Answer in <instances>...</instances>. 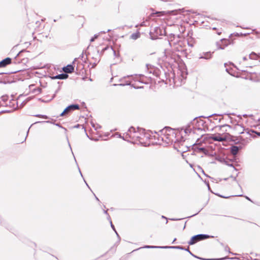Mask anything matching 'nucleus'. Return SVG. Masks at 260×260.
<instances>
[{
    "label": "nucleus",
    "mask_w": 260,
    "mask_h": 260,
    "mask_svg": "<svg viewBox=\"0 0 260 260\" xmlns=\"http://www.w3.org/2000/svg\"><path fill=\"white\" fill-rule=\"evenodd\" d=\"M150 135L146 133L145 130L142 128L138 127L136 130L135 127L132 126L124 134L123 140L130 142L128 139L132 140L138 141L141 143H144V141L150 138Z\"/></svg>",
    "instance_id": "obj_1"
},
{
    "label": "nucleus",
    "mask_w": 260,
    "mask_h": 260,
    "mask_svg": "<svg viewBox=\"0 0 260 260\" xmlns=\"http://www.w3.org/2000/svg\"><path fill=\"white\" fill-rule=\"evenodd\" d=\"M165 28L162 26L151 27L150 31V35L152 40H155L159 38V36L166 35Z\"/></svg>",
    "instance_id": "obj_2"
},
{
    "label": "nucleus",
    "mask_w": 260,
    "mask_h": 260,
    "mask_svg": "<svg viewBox=\"0 0 260 260\" xmlns=\"http://www.w3.org/2000/svg\"><path fill=\"white\" fill-rule=\"evenodd\" d=\"M167 137H165V143L167 144H169L173 142H176L178 141V139L176 138V134L175 133V130L170 127L167 126Z\"/></svg>",
    "instance_id": "obj_3"
},
{
    "label": "nucleus",
    "mask_w": 260,
    "mask_h": 260,
    "mask_svg": "<svg viewBox=\"0 0 260 260\" xmlns=\"http://www.w3.org/2000/svg\"><path fill=\"white\" fill-rule=\"evenodd\" d=\"M215 115H217V116H222V114H213L211 115H209V116H199L198 117H195L193 119V121H191L190 122V123H189L188 124H187V125L185 127V128H182V130L183 129L184 130V132L185 134H190V133L192 132V131H193L192 129H195V128H193V125L194 124V123H195V120L198 118H201V117H203V118H209V117H211L213 116H215Z\"/></svg>",
    "instance_id": "obj_4"
},
{
    "label": "nucleus",
    "mask_w": 260,
    "mask_h": 260,
    "mask_svg": "<svg viewBox=\"0 0 260 260\" xmlns=\"http://www.w3.org/2000/svg\"><path fill=\"white\" fill-rule=\"evenodd\" d=\"M210 236L206 234H199L191 237V239L188 241L189 245H193L198 241L207 239Z\"/></svg>",
    "instance_id": "obj_5"
},
{
    "label": "nucleus",
    "mask_w": 260,
    "mask_h": 260,
    "mask_svg": "<svg viewBox=\"0 0 260 260\" xmlns=\"http://www.w3.org/2000/svg\"><path fill=\"white\" fill-rule=\"evenodd\" d=\"M197 148L198 152L203 153L207 156L212 157H214V155H215V152L213 150H210L208 148L197 147Z\"/></svg>",
    "instance_id": "obj_6"
},
{
    "label": "nucleus",
    "mask_w": 260,
    "mask_h": 260,
    "mask_svg": "<svg viewBox=\"0 0 260 260\" xmlns=\"http://www.w3.org/2000/svg\"><path fill=\"white\" fill-rule=\"evenodd\" d=\"M155 134L157 135V139L158 141L161 140L162 142H165V137H167V126L165 127L163 129L159 131L158 133L154 132Z\"/></svg>",
    "instance_id": "obj_7"
},
{
    "label": "nucleus",
    "mask_w": 260,
    "mask_h": 260,
    "mask_svg": "<svg viewBox=\"0 0 260 260\" xmlns=\"http://www.w3.org/2000/svg\"><path fill=\"white\" fill-rule=\"evenodd\" d=\"M230 43V42L229 40L222 39L219 41L216 42V45L218 49L223 50L227 47Z\"/></svg>",
    "instance_id": "obj_8"
},
{
    "label": "nucleus",
    "mask_w": 260,
    "mask_h": 260,
    "mask_svg": "<svg viewBox=\"0 0 260 260\" xmlns=\"http://www.w3.org/2000/svg\"><path fill=\"white\" fill-rule=\"evenodd\" d=\"M77 58H75L74 60L73 61L72 64H68L67 66L64 67L62 68V70L64 72V73L71 74L74 72V67L73 66V64L74 63L75 61L76 60Z\"/></svg>",
    "instance_id": "obj_9"
},
{
    "label": "nucleus",
    "mask_w": 260,
    "mask_h": 260,
    "mask_svg": "<svg viewBox=\"0 0 260 260\" xmlns=\"http://www.w3.org/2000/svg\"><path fill=\"white\" fill-rule=\"evenodd\" d=\"M80 109V106L78 104H72L68 106L67 107L65 108L64 110V112H66L67 114L70 113L73 111L76 110H79Z\"/></svg>",
    "instance_id": "obj_10"
},
{
    "label": "nucleus",
    "mask_w": 260,
    "mask_h": 260,
    "mask_svg": "<svg viewBox=\"0 0 260 260\" xmlns=\"http://www.w3.org/2000/svg\"><path fill=\"white\" fill-rule=\"evenodd\" d=\"M210 138L214 141L223 142L226 141V138L222 136L221 134H217V135H212Z\"/></svg>",
    "instance_id": "obj_11"
},
{
    "label": "nucleus",
    "mask_w": 260,
    "mask_h": 260,
    "mask_svg": "<svg viewBox=\"0 0 260 260\" xmlns=\"http://www.w3.org/2000/svg\"><path fill=\"white\" fill-rule=\"evenodd\" d=\"M145 248H174L179 249H184L181 246H145L144 247Z\"/></svg>",
    "instance_id": "obj_12"
},
{
    "label": "nucleus",
    "mask_w": 260,
    "mask_h": 260,
    "mask_svg": "<svg viewBox=\"0 0 260 260\" xmlns=\"http://www.w3.org/2000/svg\"><path fill=\"white\" fill-rule=\"evenodd\" d=\"M10 106V107H11L12 109H13L14 110L17 109L19 107L18 105V102H16L13 99H12L11 101H10L9 105L8 104L6 103V105H5V106ZM0 106H4V105L0 104Z\"/></svg>",
    "instance_id": "obj_13"
},
{
    "label": "nucleus",
    "mask_w": 260,
    "mask_h": 260,
    "mask_svg": "<svg viewBox=\"0 0 260 260\" xmlns=\"http://www.w3.org/2000/svg\"><path fill=\"white\" fill-rule=\"evenodd\" d=\"M12 59L10 57H7L0 61V68H4L7 65L11 64Z\"/></svg>",
    "instance_id": "obj_14"
},
{
    "label": "nucleus",
    "mask_w": 260,
    "mask_h": 260,
    "mask_svg": "<svg viewBox=\"0 0 260 260\" xmlns=\"http://www.w3.org/2000/svg\"><path fill=\"white\" fill-rule=\"evenodd\" d=\"M241 149V146H238L236 145H233L230 148V152L232 154H233L234 156L236 155L239 151Z\"/></svg>",
    "instance_id": "obj_15"
},
{
    "label": "nucleus",
    "mask_w": 260,
    "mask_h": 260,
    "mask_svg": "<svg viewBox=\"0 0 260 260\" xmlns=\"http://www.w3.org/2000/svg\"><path fill=\"white\" fill-rule=\"evenodd\" d=\"M195 122L198 124V125H194L193 126V128H195V129H197L198 130H202V127L200 126H203L205 122L202 120H198V118L195 120Z\"/></svg>",
    "instance_id": "obj_16"
},
{
    "label": "nucleus",
    "mask_w": 260,
    "mask_h": 260,
    "mask_svg": "<svg viewBox=\"0 0 260 260\" xmlns=\"http://www.w3.org/2000/svg\"><path fill=\"white\" fill-rule=\"evenodd\" d=\"M69 75L66 73H62L60 74L57 75L56 76L51 77L52 79H60L63 80L66 79L68 78Z\"/></svg>",
    "instance_id": "obj_17"
},
{
    "label": "nucleus",
    "mask_w": 260,
    "mask_h": 260,
    "mask_svg": "<svg viewBox=\"0 0 260 260\" xmlns=\"http://www.w3.org/2000/svg\"><path fill=\"white\" fill-rule=\"evenodd\" d=\"M212 57V54L211 52H204L202 54L200 55V59H209Z\"/></svg>",
    "instance_id": "obj_18"
},
{
    "label": "nucleus",
    "mask_w": 260,
    "mask_h": 260,
    "mask_svg": "<svg viewBox=\"0 0 260 260\" xmlns=\"http://www.w3.org/2000/svg\"><path fill=\"white\" fill-rule=\"evenodd\" d=\"M235 129L236 131H237V132L239 134H242L244 133V131L245 130L243 126H242L241 124H239L235 125Z\"/></svg>",
    "instance_id": "obj_19"
},
{
    "label": "nucleus",
    "mask_w": 260,
    "mask_h": 260,
    "mask_svg": "<svg viewBox=\"0 0 260 260\" xmlns=\"http://www.w3.org/2000/svg\"><path fill=\"white\" fill-rule=\"evenodd\" d=\"M249 58L251 59L256 60L258 58H260V53L256 54L252 52L249 54Z\"/></svg>",
    "instance_id": "obj_20"
},
{
    "label": "nucleus",
    "mask_w": 260,
    "mask_h": 260,
    "mask_svg": "<svg viewBox=\"0 0 260 260\" xmlns=\"http://www.w3.org/2000/svg\"><path fill=\"white\" fill-rule=\"evenodd\" d=\"M140 32L139 31H137L136 32L133 33L130 36V39L134 40H136L139 39L140 37Z\"/></svg>",
    "instance_id": "obj_21"
},
{
    "label": "nucleus",
    "mask_w": 260,
    "mask_h": 260,
    "mask_svg": "<svg viewBox=\"0 0 260 260\" xmlns=\"http://www.w3.org/2000/svg\"><path fill=\"white\" fill-rule=\"evenodd\" d=\"M246 132L248 134L252 135V133H255L257 136H260V132H256L253 129H246Z\"/></svg>",
    "instance_id": "obj_22"
},
{
    "label": "nucleus",
    "mask_w": 260,
    "mask_h": 260,
    "mask_svg": "<svg viewBox=\"0 0 260 260\" xmlns=\"http://www.w3.org/2000/svg\"><path fill=\"white\" fill-rule=\"evenodd\" d=\"M215 159L220 162H228L224 160V158L220 156H215Z\"/></svg>",
    "instance_id": "obj_23"
},
{
    "label": "nucleus",
    "mask_w": 260,
    "mask_h": 260,
    "mask_svg": "<svg viewBox=\"0 0 260 260\" xmlns=\"http://www.w3.org/2000/svg\"><path fill=\"white\" fill-rule=\"evenodd\" d=\"M108 49H110L112 51H113L114 55H116V52L113 49V47L112 46L111 47H109V46H106L105 47H104L102 50H103V51H105L106 50H108Z\"/></svg>",
    "instance_id": "obj_24"
},
{
    "label": "nucleus",
    "mask_w": 260,
    "mask_h": 260,
    "mask_svg": "<svg viewBox=\"0 0 260 260\" xmlns=\"http://www.w3.org/2000/svg\"><path fill=\"white\" fill-rule=\"evenodd\" d=\"M36 123H53L59 127H62V126L59 123H54L50 121H38V122H36Z\"/></svg>",
    "instance_id": "obj_25"
},
{
    "label": "nucleus",
    "mask_w": 260,
    "mask_h": 260,
    "mask_svg": "<svg viewBox=\"0 0 260 260\" xmlns=\"http://www.w3.org/2000/svg\"><path fill=\"white\" fill-rule=\"evenodd\" d=\"M8 99H9V96L7 95H3L1 97V99H2V101L4 103H5V104H6V102H7V101L8 100Z\"/></svg>",
    "instance_id": "obj_26"
},
{
    "label": "nucleus",
    "mask_w": 260,
    "mask_h": 260,
    "mask_svg": "<svg viewBox=\"0 0 260 260\" xmlns=\"http://www.w3.org/2000/svg\"><path fill=\"white\" fill-rule=\"evenodd\" d=\"M108 219L110 221L111 228L115 232V233H116V235H117V236L119 237V235H118V233H117V232L116 231L115 229L114 228V226L113 225L112 221H111V218H110V216L109 215H108Z\"/></svg>",
    "instance_id": "obj_27"
},
{
    "label": "nucleus",
    "mask_w": 260,
    "mask_h": 260,
    "mask_svg": "<svg viewBox=\"0 0 260 260\" xmlns=\"http://www.w3.org/2000/svg\"><path fill=\"white\" fill-rule=\"evenodd\" d=\"M35 116L38 117L43 118L44 119H48L49 118L48 116H47V115H45L37 114V115H35Z\"/></svg>",
    "instance_id": "obj_28"
},
{
    "label": "nucleus",
    "mask_w": 260,
    "mask_h": 260,
    "mask_svg": "<svg viewBox=\"0 0 260 260\" xmlns=\"http://www.w3.org/2000/svg\"><path fill=\"white\" fill-rule=\"evenodd\" d=\"M100 57H98V59H96L95 61L93 62V64H92V68H94L97 63L100 61Z\"/></svg>",
    "instance_id": "obj_29"
},
{
    "label": "nucleus",
    "mask_w": 260,
    "mask_h": 260,
    "mask_svg": "<svg viewBox=\"0 0 260 260\" xmlns=\"http://www.w3.org/2000/svg\"><path fill=\"white\" fill-rule=\"evenodd\" d=\"M99 36V34H95L94 35V36L92 38H91V39L90 40V42H93L96 39H97L98 38Z\"/></svg>",
    "instance_id": "obj_30"
},
{
    "label": "nucleus",
    "mask_w": 260,
    "mask_h": 260,
    "mask_svg": "<svg viewBox=\"0 0 260 260\" xmlns=\"http://www.w3.org/2000/svg\"><path fill=\"white\" fill-rule=\"evenodd\" d=\"M28 101V100L27 101H23L21 104H20V108H22L23 107L26 103V102Z\"/></svg>",
    "instance_id": "obj_31"
},
{
    "label": "nucleus",
    "mask_w": 260,
    "mask_h": 260,
    "mask_svg": "<svg viewBox=\"0 0 260 260\" xmlns=\"http://www.w3.org/2000/svg\"><path fill=\"white\" fill-rule=\"evenodd\" d=\"M104 52V51H103V50L101 52H100L99 50H98V54L99 55V57H100V58H101V56L103 55Z\"/></svg>",
    "instance_id": "obj_32"
},
{
    "label": "nucleus",
    "mask_w": 260,
    "mask_h": 260,
    "mask_svg": "<svg viewBox=\"0 0 260 260\" xmlns=\"http://www.w3.org/2000/svg\"><path fill=\"white\" fill-rule=\"evenodd\" d=\"M138 26H139V25H136V27H138ZM139 26H146L145 22H142V23H141L139 24Z\"/></svg>",
    "instance_id": "obj_33"
},
{
    "label": "nucleus",
    "mask_w": 260,
    "mask_h": 260,
    "mask_svg": "<svg viewBox=\"0 0 260 260\" xmlns=\"http://www.w3.org/2000/svg\"><path fill=\"white\" fill-rule=\"evenodd\" d=\"M91 124L95 130H98V127H95V124H94L92 121L91 122Z\"/></svg>",
    "instance_id": "obj_34"
},
{
    "label": "nucleus",
    "mask_w": 260,
    "mask_h": 260,
    "mask_svg": "<svg viewBox=\"0 0 260 260\" xmlns=\"http://www.w3.org/2000/svg\"><path fill=\"white\" fill-rule=\"evenodd\" d=\"M212 179L213 180V181H215L216 182H218V181H221V179H219V178H217V179L212 178Z\"/></svg>",
    "instance_id": "obj_35"
},
{
    "label": "nucleus",
    "mask_w": 260,
    "mask_h": 260,
    "mask_svg": "<svg viewBox=\"0 0 260 260\" xmlns=\"http://www.w3.org/2000/svg\"><path fill=\"white\" fill-rule=\"evenodd\" d=\"M131 84H130V82H126V83L125 84H119V85L120 86H124V85H129Z\"/></svg>",
    "instance_id": "obj_36"
},
{
    "label": "nucleus",
    "mask_w": 260,
    "mask_h": 260,
    "mask_svg": "<svg viewBox=\"0 0 260 260\" xmlns=\"http://www.w3.org/2000/svg\"><path fill=\"white\" fill-rule=\"evenodd\" d=\"M226 126H228L229 127H231L230 125L225 124H223L222 125L220 126V128H221L222 127H226Z\"/></svg>",
    "instance_id": "obj_37"
},
{
    "label": "nucleus",
    "mask_w": 260,
    "mask_h": 260,
    "mask_svg": "<svg viewBox=\"0 0 260 260\" xmlns=\"http://www.w3.org/2000/svg\"><path fill=\"white\" fill-rule=\"evenodd\" d=\"M66 115H67V113L66 112H64L63 110V112L60 114V116H64Z\"/></svg>",
    "instance_id": "obj_38"
},
{
    "label": "nucleus",
    "mask_w": 260,
    "mask_h": 260,
    "mask_svg": "<svg viewBox=\"0 0 260 260\" xmlns=\"http://www.w3.org/2000/svg\"><path fill=\"white\" fill-rule=\"evenodd\" d=\"M226 164L228 165L229 166L233 167L234 169H235V166L233 165V164Z\"/></svg>",
    "instance_id": "obj_39"
},
{
    "label": "nucleus",
    "mask_w": 260,
    "mask_h": 260,
    "mask_svg": "<svg viewBox=\"0 0 260 260\" xmlns=\"http://www.w3.org/2000/svg\"><path fill=\"white\" fill-rule=\"evenodd\" d=\"M229 250H230V248L228 246H226L225 247V250L227 251H229Z\"/></svg>",
    "instance_id": "obj_40"
},
{
    "label": "nucleus",
    "mask_w": 260,
    "mask_h": 260,
    "mask_svg": "<svg viewBox=\"0 0 260 260\" xmlns=\"http://www.w3.org/2000/svg\"><path fill=\"white\" fill-rule=\"evenodd\" d=\"M95 127H98V129L101 128V126H100L99 124H95Z\"/></svg>",
    "instance_id": "obj_41"
},
{
    "label": "nucleus",
    "mask_w": 260,
    "mask_h": 260,
    "mask_svg": "<svg viewBox=\"0 0 260 260\" xmlns=\"http://www.w3.org/2000/svg\"><path fill=\"white\" fill-rule=\"evenodd\" d=\"M84 57V54H83V52L79 56V58H81L82 59V58H83Z\"/></svg>",
    "instance_id": "obj_42"
},
{
    "label": "nucleus",
    "mask_w": 260,
    "mask_h": 260,
    "mask_svg": "<svg viewBox=\"0 0 260 260\" xmlns=\"http://www.w3.org/2000/svg\"><path fill=\"white\" fill-rule=\"evenodd\" d=\"M10 112V110H6V111H3L1 113H9Z\"/></svg>",
    "instance_id": "obj_43"
},
{
    "label": "nucleus",
    "mask_w": 260,
    "mask_h": 260,
    "mask_svg": "<svg viewBox=\"0 0 260 260\" xmlns=\"http://www.w3.org/2000/svg\"><path fill=\"white\" fill-rule=\"evenodd\" d=\"M116 135L118 137H119V138H122L123 139V137H121V136L120 135V134H119V133H117L116 134Z\"/></svg>",
    "instance_id": "obj_44"
},
{
    "label": "nucleus",
    "mask_w": 260,
    "mask_h": 260,
    "mask_svg": "<svg viewBox=\"0 0 260 260\" xmlns=\"http://www.w3.org/2000/svg\"><path fill=\"white\" fill-rule=\"evenodd\" d=\"M80 126V125L78 124L74 126V128H79Z\"/></svg>",
    "instance_id": "obj_45"
},
{
    "label": "nucleus",
    "mask_w": 260,
    "mask_h": 260,
    "mask_svg": "<svg viewBox=\"0 0 260 260\" xmlns=\"http://www.w3.org/2000/svg\"><path fill=\"white\" fill-rule=\"evenodd\" d=\"M188 252H189L191 255H192V256H194V257H197V258H199L198 257H197V256H195L194 255H193V254H192V253H191L189 250V251H188Z\"/></svg>",
    "instance_id": "obj_46"
},
{
    "label": "nucleus",
    "mask_w": 260,
    "mask_h": 260,
    "mask_svg": "<svg viewBox=\"0 0 260 260\" xmlns=\"http://www.w3.org/2000/svg\"><path fill=\"white\" fill-rule=\"evenodd\" d=\"M243 60L245 61V60H247V58L246 56H244L243 57Z\"/></svg>",
    "instance_id": "obj_47"
},
{
    "label": "nucleus",
    "mask_w": 260,
    "mask_h": 260,
    "mask_svg": "<svg viewBox=\"0 0 260 260\" xmlns=\"http://www.w3.org/2000/svg\"><path fill=\"white\" fill-rule=\"evenodd\" d=\"M57 91H58V90H57L55 91V93L53 94L52 98H54L55 96V94H56V93H57Z\"/></svg>",
    "instance_id": "obj_48"
},
{
    "label": "nucleus",
    "mask_w": 260,
    "mask_h": 260,
    "mask_svg": "<svg viewBox=\"0 0 260 260\" xmlns=\"http://www.w3.org/2000/svg\"><path fill=\"white\" fill-rule=\"evenodd\" d=\"M246 199L250 201H251V200L250 199V198L248 197H246Z\"/></svg>",
    "instance_id": "obj_49"
},
{
    "label": "nucleus",
    "mask_w": 260,
    "mask_h": 260,
    "mask_svg": "<svg viewBox=\"0 0 260 260\" xmlns=\"http://www.w3.org/2000/svg\"><path fill=\"white\" fill-rule=\"evenodd\" d=\"M189 165H190V167L191 168H192V167H193V164H189Z\"/></svg>",
    "instance_id": "obj_50"
},
{
    "label": "nucleus",
    "mask_w": 260,
    "mask_h": 260,
    "mask_svg": "<svg viewBox=\"0 0 260 260\" xmlns=\"http://www.w3.org/2000/svg\"><path fill=\"white\" fill-rule=\"evenodd\" d=\"M243 116L244 117H248V115L247 114H244Z\"/></svg>",
    "instance_id": "obj_51"
},
{
    "label": "nucleus",
    "mask_w": 260,
    "mask_h": 260,
    "mask_svg": "<svg viewBox=\"0 0 260 260\" xmlns=\"http://www.w3.org/2000/svg\"><path fill=\"white\" fill-rule=\"evenodd\" d=\"M78 169L79 170V172L80 173L81 175L82 176V173H81V171H80V170L79 169V167L78 166Z\"/></svg>",
    "instance_id": "obj_52"
},
{
    "label": "nucleus",
    "mask_w": 260,
    "mask_h": 260,
    "mask_svg": "<svg viewBox=\"0 0 260 260\" xmlns=\"http://www.w3.org/2000/svg\"><path fill=\"white\" fill-rule=\"evenodd\" d=\"M104 213L108 215L107 210H105Z\"/></svg>",
    "instance_id": "obj_53"
},
{
    "label": "nucleus",
    "mask_w": 260,
    "mask_h": 260,
    "mask_svg": "<svg viewBox=\"0 0 260 260\" xmlns=\"http://www.w3.org/2000/svg\"><path fill=\"white\" fill-rule=\"evenodd\" d=\"M132 75H128L126 76V77H132ZM124 78H126V77H124Z\"/></svg>",
    "instance_id": "obj_54"
},
{
    "label": "nucleus",
    "mask_w": 260,
    "mask_h": 260,
    "mask_svg": "<svg viewBox=\"0 0 260 260\" xmlns=\"http://www.w3.org/2000/svg\"><path fill=\"white\" fill-rule=\"evenodd\" d=\"M101 33L106 34V31H101Z\"/></svg>",
    "instance_id": "obj_55"
},
{
    "label": "nucleus",
    "mask_w": 260,
    "mask_h": 260,
    "mask_svg": "<svg viewBox=\"0 0 260 260\" xmlns=\"http://www.w3.org/2000/svg\"><path fill=\"white\" fill-rule=\"evenodd\" d=\"M241 36H246L247 35V34H243V35L242 34H241Z\"/></svg>",
    "instance_id": "obj_56"
},
{
    "label": "nucleus",
    "mask_w": 260,
    "mask_h": 260,
    "mask_svg": "<svg viewBox=\"0 0 260 260\" xmlns=\"http://www.w3.org/2000/svg\"><path fill=\"white\" fill-rule=\"evenodd\" d=\"M184 250L187 251H189V250L188 248L184 249Z\"/></svg>",
    "instance_id": "obj_57"
},
{
    "label": "nucleus",
    "mask_w": 260,
    "mask_h": 260,
    "mask_svg": "<svg viewBox=\"0 0 260 260\" xmlns=\"http://www.w3.org/2000/svg\"><path fill=\"white\" fill-rule=\"evenodd\" d=\"M217 34H218V35H220V34L221 33V32H220H220L217 31Z\"/></svg>",
    "instance_id": "obj_58"
},
{
    "label": "nucleus",
    "mask_w": 260,
    "mask_h": 260,
    "mask_svg": "<svg viewBox=\"0 0 260 260\" xmlns=\"http://www.w3.org/2000/svg\"><path fill=\"white\" fill-rule=\"evenodd\" d=\"M92 59L94 60V61H95L96 59H98L97 58L92 57Z\"/></svg>",
    "instance_id": "obj_59"
},
{
    "label": "nucleus",
    "mask_w": 260,
    "mask_h": 260,
    "mask_svg": "<svg viewBox=\"0 0 260 260\" xmlns=\"http://www.w3.org/2000/svg\"><path fill=\"white\" fill-rule=\"evenodd\" d=\"M84 182H85V183H86V185H87V186L89 188V186H88V184L86 182V181H85V180H84Z\"/></svg>",
    "instance_id": "obj_60"
},
{
    "label": "nucleus",
    "mask_w": 260,
    "mask_h": 260,
    "mask_svg": "<svg viewBox=\"0 0 260 260\" xmlns=\"http://www.w3.org/2000/svg\"><path fill=\"white\" fill-rule=\"evenodd\" d=\"M236 196L241 197V196H242V194H239V195H236Z\"/></svg>",
    "instance_id": "obj_61"
},
{
    "label": "nucleus",
    "mask_w": 260,
    "mask_h": 260,
    "mask_svg": "<svg viewBox=\"0 0 260 260\" xmlns=\"http://www.w3.org/2000/svg\"><path fill=\"white\" fill-rule=\"evenodd\" d=\"M95 199L96 200L99 201V199L95 196Z\"/></svg>",
    "instance_id": "obj_62"
},
{
    "label": "nucleus",
    "mask_w": 260,
    "mask_h": 260,
    "mask_svg": "<svg viewBox=\"0 0 260 260\" xmlns=\"http://www.w3.org/2000/svg\"><path fill=\"white\" fill-rule=\"evenodd\" d=\"M176 240V238H175V239H174V240H173V243H174V242H175Z\"/></svg>",
    "instance_id": "obj_63"
},
{
    "label": "nucleus",
    "mask_w": 260,
    "mask_h": 260,
    "mask_svg": "<svg viewBox=\"0 0 260 260\" xmlns=\"http://www.w3.org/2000/svg\"><path fill=\"white\" fill-rule=\"evenodd\" d=\"M254 260H260V259H258V258H255V259H254Z\"/></svg>",
    "instance_id": "obj_64"
}]
</instances>
